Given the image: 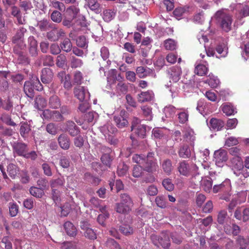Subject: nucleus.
<instances>
[{
  "mask_svg": "<svg viewBox=\"0 0 249 249\" xmlns=\"http://www.w3.org/2000/svg\"><path fill=\"white\" fill-rule=\"evenodd\" d=\"M215 17L223 31L228 32L231 29L232 18V16L229 13L223 10H219L215 13Z\"/></svg>",
  "mask_w": 249,
  "mask_h": 249,
  "instance_id": "nucleus-1",
  "label": "nucleus"
},
{
  "mask_svg": "<svg viewBox=\"0 0 249 249\" xmlns=\"http://www.w3.org/2000/svg\"><path fill=\"white\" fill-rule=\"evenodd\" d=\"M231 163L234 174L239 177L241 179L249 177V173L244 167L243 162L241 157H233L231 159Z\"/></svg>",
  "mask_w": 249,
  "mask_h": 249,
  "instance_id": "nucleus-2",
  "label": "nucleus"
},
{
  "mask_svg": "<svg viewBox=\"0 0 249 249\" xmlns=\"http://www.w3.org/2000/svg\"><path fill=\"white\" fill-rule=\"evenodd\" d=\"M178 169L180 174L182 176L188 177L192 175V179L193 181L194 178H196V172L198 167L196 164H190L186 161L183 160L178 163Z\"/></svg>",
  "mask_w": 249,
  "mask_h": 249,
  "instance_id": "nucleus-3",
  "label": "nucleus"
},
{
  "mask_svg": "<svg viewBox=\"0 0 249 249\" xmlns=\"http://www.w3.org/2000/svg\"><path fill=\"white\" fill-rule=\"evenodd\" d=\"M150 238L154 245L158 247L160 246L164 249H168L170 246V240L168 234L163 232L160 236L152 234Z\"/></svg>",
  "mask_w": 249,
  "mask_h": 249,
  "instance_id": "nucleus-4",
  "label": "nucleus"
},
{
  "mask_svg": "<svg viewBox=\"0 0 249 249\" xmlns=\"http://www.w3.org/2000/svg\"><path fill=\"white\" fill-rule=\"evenodd\" d=\"M26 31L27 30L25 28L20 27L11 39L12 42L16 44L20 50H23L26 47L24 39V34Z\"/></svg>",
  "mask_w": 249,
  "mask_h": 249,
  "instance_id": "nucleus-5",
  "label": "nucleus"
},
{
  "mask_svg": "<svg viewBox=\"0 0 249 249\" xmlns=\"http://www.w3.org/2000/svg\"><path fill=\"white\" fill-rule=\"evenodd\" d=\"M66 33L62 29H58L53 25L51 27V30L47 33V38L51 41H57L61 37H64Z\"/></svg>",
  "mask_w": 249,
  "mask_h": 249,
  "instance_id": "nucleus-6",
  "label": "nucleus"
},
{
  "mask_svg": "<svg viewBox=\"0 0 249 249\" xmlns=\"http://www.w3.org/2000/svg\"><path fill=\"white\" fill-rule=\"evenodd\" d=\"M74 96L80 102L88 101L90 98L88 90L84 87L78 86L74 89Z\"/></svg>",
  "mask_w": 249,
  "mask_h": 249,
  "instance_id": "nucleus-7",
  "label": "nucleus"
},
{
  "mask_svg": "<svg viewBox=\"0 0 249 249\" xmlns=\"http://www.w3.org/2000/svg\"><path fill=\"white\" fill-rule=\"evenodd\" d=\"M80 228L83 231V234L85 237L90 240L96 239V232L91 228L90 225L88 221H83L80 222Z\"/></svg>",
  "mask_w": 249,
  "mask_h": 249,
  "instance_id": "nucleus-8",
  "label": "nucleus"
},
{
  "mask_svg": "<svg viewBox=\"0 0 249 249\" xmlns=\"http://www.w3.org/2000/svg\"><path fill=\"white\" fill-rule=\"evenodd\" d=\"M215 164L218 167H223L228 160L227 152L224 149H220L214 153Z\"/></svg>",
  "mask_w": 249,
  "mask_h": 249,
  "instance_id": "nucleus-9",
  "label": "nucleus"
},
{
  "mask_svg": "<svg viewBox=\"0 0 249 249\" xmlns=\"http://www.w3.org/2000/svg\"><path fill=\"white\" fill-rule=\"evenodd\" d=\"M19 134L25 141L28 140L31 133L32 126L30 122H21L19 124Z\"/></svg>",
  "mask_w": 249,
  "mask_h": 249,
  "instance_id": "nucleus-10",
  "label": "nucleus"
},
{
  "mask_svg": "<svg viewBox=\"0 0 249 249\" xmlns=\"http://www.w3.org/2000/svg\"><path fill=\"white\" fill-rule=\"evenodd\" d=\"M13 153L18 156L24 157L25 154L28 151L27 145L21 142H15L12 144Z\"/></svg>",
  "mask_w": 249,
  "mask_h": 249,
  "instance_id": "nucleus-11",
  "label": "nucleus"
},
{
  "mask_svg": "<svg viewBox=\"0 0 249 249\" xmlns=\"http://www.w3.org/2000/svg\"><path fill=\"white\" fill-rule=\"evenodd\" d=\"M231 189V185L230 180L226 179L221 184L214 185L213 188V191L214 193L223 192L229 194Z\"/></svg>",
  "mask_w": 249,
  "mask_h": 249,
  "instance_id": "nucleus-12",
  "label": "nucleus"
},
{
  "mask_svg": "<svg viewBox=\"0 0 249 249\" xmlns=\"http://www.w3.org/2000/svg\"><path fill=\"white\" fill-rule=\"evenodd\" d=\"M234 216L237 219L246 222L249 220V208L241 207L236 209Z\"/></svg>",
  "mask_w": 249,
  "mask_h": 249,
  "instance_id": "nucleus-13",
  "label": "nucleus"
},
{
  "mask_svg": "<svg viewBox=\"0 0 249 249\" xmlns=\"http://www.w3.org/2000/svg\"><path fill=\"white\" fill-rule=\"evenodd\" d=\"M65 130L71 137H75L80 133V129L74 122L68 121L65 123Z\"/></svg>",
  "mask_w": 249,
  "mask_h": 249,
  "instance_id": "nucleus-14",
  "label": "nucleus"
},
{
  "mask_svg": "<svg viewBox=\"0 0 249 249\" xmlns=\"http://www.w3.org/2000/svg\"><path fill=\"white\" fill-rule=\"evenodd\" d=\"M101 151L103 153L101 157L102 162L107 166L110 167L112 160V158L110 155L111 149L108 147L103 146L101 148Z\"/></svg>",
  "mask_w": 249,
  "mask_h": 249,
  "instance_id": "nucleus-15",
  "label": "nucleus"
},
{
  "mask_svg": "<svg viewBox=\"0 0 249 249\" xmlns=\"http://www.w3.org/2000/svg\"><path fill=\"white\" fill-rule=\"evenodd\" d=\"M28 51L32 57H36L38 55L37 41L34 36H30L27 40Z\"/></svg>",
  "mask_w": 249,
  "mask_h": 249,
  "instance_id": "nucleus-16",
  "label": "nucleus"
},
{
  "mask_svg": "<svg viewBox=\"0 0 249 249\" xmlns=\"http://www.w3.org/2000/svg\"><path fill=\"white\" fill-rule=\"evenodd\" d=\"M125 111L121 110L120 114L114 116V121L117 126L123 128L128 125V122L125 116Z\"/></svg>",
  "mask_w": 249,
  "mask_h": 249,
  "instance_id": "nucleus-17",
  "label": "nucleus"
},
{
  "mask_svg": "<svg viewBox=\"0 0 249 249\" xmlns=\"http://www.w3.org/2000/svg\"><path fill=\"white\" fill-rule=\"evenodd\" d=\"M84 6L86 8H89L95 14H99L102 12V6L98 0H85Z\"/></svg>",
  "mask_w": 249,
  "mask_h": 249,
  "instance_id": "nucleus-18",
  "label": "nucleus"
},
{
  "mask_svg": "<svg viewBox=\"0 0 249 249\" xmlns=\"http://www.w3.org/2000/svg\"><path fill=\"white\" fill-rule=\"evenodd\" d=\"M53 77V73L51 69L45 68L42 70L40 79L43 84L50 83L52 81Z\"/></svg>",
  "mask_w": 249,
  "mask_h": 249,
  "instance_id": "nucleus-19",
  "label": "nucleus"
},
{
  "mask_svg": "<svg viewBox=\"0 0 249 249\" xmlns=\"http://www.w3.org/2000/svg\"><path fill=\"white\" fill-rule=\"evenodd\" d=\"M169 78L173 82L177 83L180 78L182 73L181 69L179 66H174L168 71Z\"/></svg>",
  "mask_w": 249,
  "mask_h": 249,
  "instance_id": "nucleus-20",
  "label": "nucleus"
},
{
  "mask_svg": "<svg viewBox=\"0 0 249 249\" xmlns=\"http://www.w3.org/2000/svg\"><path fill=\"white\" fill-rule=\"evenodd\" d=\"M144 170L149 172L153 173L156 171L158 168L159 166L158 165L157 160H145V162L142 164Z\"/></svg>",
  "mask_w": 249,
  "mask_h": 249,
  "instance_id": "nucleus-21",
  "label": "nucleus"
},
{
  "mask_svg": "<svg viewBox=\"0 0 249 249\" xmlns=\"http://www.w3.org/2000/svg\"><path fill=\"white\" fill-rule=\"evenodd\" d=\"M100 131L106 138L110 137L117 131V129L110 123H107L100 127Z\"/></svg>",
  "mask_w": 249,
  "mask_h": 249,
  "instance_id": "nucleus-22",
  "label": "nucleus"
},
{
  "mask_svg": "<svg viewBox=\"0 0 249 249\" xmlns=\"http://www.w3.org/2000/svg\"><path fill=\"white\" fill-rule=\"evenodd\" d=\"M35 85L32 80L26 81L24 84V91L29 98L33 99L35 95Z\"/></svg>",
  "mask_w": 249,
  "mask_h": 249,
  "instance_id": "nucleus-23",
  "label": "nucleus"
},
{
  "mask_svg": "<svg viewBox=\"0 0 249 249\" xmlns=\"http://www.w3.org/2000/svg\"><path fill=\"white\" fill-rule=\"evenodd\" d=\"M154 94L152 90L142 91L138 95V101L140 103L150 101L154 98Z\"/></svg>",
  "mask_w": 249,
  "mask_h": 249,
  "instance_id": "nucleus-24",
  "label": "nucleus"
},
{
  "mask_svg": "<svg viewBox=\"0 0 249 249\" xmlns=\"http://www.w3.org/2000/svg\"><path fill=\"white\" fill-rule=\"evenodd\" d=\"M59 146L64 150H68L70 146V140L66 134H61L58 138Z\"/></svg>",
  "mask_w": 249,
  "mask_h": 249,
  "instance_id": "nucleus-25",
  "label": "nucleus"
},
{
  "mask_svg": "<svg viewBox=\"0 0 249 249\" xmlns=\"http://www.w3.org/2000/svg\"><path fill=\"white\" fill-rule=\"evenodd\" d=\"M183 138L185 141L189 143L191 146H194L196 136L193 130L190 128L186 129L184 132Z\"/></svg>",
  "mask_w": 249,
  "mask_h": 249,
  "instance_id": "nucleus-26",
  "label": "nucleus"
},
{
  "mask_svg": "<svg viewBox=\"0 0 249 249\" xmlns=\"http://www.w3.org/2000/svg\"><path fill=\"white\" fill-rule=\"evenodd\" d=\"M79 12L80 9L78 7L75 5H71L66 9L64 15L67 16L69 19L70 18L74 19L76 18Z\"/></svg>",
  "mask_w": 249,
  "mask_h": 249,
  "instance_id": "nucleus-27",
  "label": "nucleus"
},
{
  "mask_svg": "<svg viewBox=\"0 0 249 249\" xmlns=\"http://www.w3.org/2000/svg\"><path fill=\"white\" fill-rule=\"evenodd\" d=\"M14 52L18 55V60L19 64L27 65H29L30 63V59L29 57L26 54H24L23 52L18 50L14 48Z\"/></svg>",
  "mask_w": 249,
  "mask_h": 249,
  "instance_id": "nucleus-28",
  "label": "nucleus"
},
{
  "mask_svg": "<svg viewBox=\"0 0 249 249\" xmlns=\"http://www.w3.org/2000/svg\"><path fill=\"white\" fill-rule=\"evenodd\" d=\"M64 228L67 234L72 237H74L77 234V229L73 224L70 222L67 221L64 224Z\"/></svg>",
  "mask_w": 249,
  "mask_h": 249,
  "instance_id": "nucleus-29",
  "label": "nucleus"
},
{
  "mask_svg": "<svg viewBox=\"0 0 249 249\" xmlns=\"http://www.w3.org/2000/svg\"><path fill=\"white\" fill-rule=\"evenodd\" d=\"M58 76L61 78V82L63 83L64 87L69 89L71 87V77L69 74H66L65 72L61 71L58 73Z\"/></svg>",
  "mask_w": 249,
  "mask_h": 249,
  "instance_id": "nucleus-30",
  "label": "nucleus"
},
{
  "mask_svg": "<svg viewBox=\"0 0 249 249\" xmlns=\"http://www.w3.org/2000/svg\"><path fill=\"white\" fill-rule=\"evenodd\" d=\"M61 105L59 98L56 95L51 96L49 100L48 106L53 109L59 108Z\"/></svg>",
  "mask_w": 249,
  "mask_h": 249,
  "instance_id": "nucleus-31",
  "label": "nucleus"
},
{
  "mask_svg": "<svg viewBox=\"0 0 249 249\" xmlns=\"http://www.w3.org/2000/svg\"><path fill=\"white\" fill-rule=\"evenodd\" d=\"M102 16L104 20L108 22L115 18L116 11L114 9H106L103 11Z\"/></svg>",
  "mask_w": 249,
  "mask_h": 249,
  "instance_id": "nucleus-32",
  "label": "nucleus"
},
{
  "mask_svg": "<svg viewBox=\"0 0 249 249\" xmlns=\"http://www.w3.org/2000/svg\"><path fill=\"white\" fill-rule=\"evenodd\" d=\"M210 127L214 130L219 131L224 126V123L223 121L215 118H212L210 121Z\"/></svg>",
  "mask_w": 249,
  "mask_h": 249,
  "instance_id": "nucleus-33",
  "label": "nucleus"
},
{
  "mask_svg": "<svg viewBox=\"0 0 249 249\" xmlns=\"http://www.w3.org/2000/svg\"><path fill=\"white\" fill-rule=\"evenodd\" d=\"M149 130V127L145 124H142L134 129L133 131L139 137L143 138L146 135V131Z\"/></svg>",
  "mask_w": 249,
  "mask_h": 249,
  "instance_id": "nucleus-34",
  "label": "nucleus"
},
{
  "mask_svg": "<svg viewBox=\"0 0 249 249\" xmlns=\"http://www.w3.org/2000/svg\"><path fill=\"white\" fill-rule=\"evenodd\" d=\"M152 73V70L147 67H138L136 69V73L141 78H144Z\"/></svg>",
  "mask_w": 249,
  "mask_h": 249,
  "instance_id": "nucleus-35",
  "label": "nucleus"
},
{
  "mask_svg": "<svg viewBox=\"0 0 249 249\" xmlns=\"http://www.w3.org/2000/svg\"><path fill=\"white\" fill-rule=\"evenodd\" d=\"M47 105L46 100L42 96L38 95L36 97L35 100V107L38 110H42Z\"/></svg>",
  "mask_w": 249,
  "mask_h": 249,
  "instance_id": "nucleus-36",
  "label": "nucleus"
},
{
  "mask_svg": "<svg viewBox=\"0 0 249 249\" xmlns=\"http://www.w3.org/2000/svg\"><path fill=\"white\" fill-rule=\"evenodd\" d=\"M161 166L163 171L167 175H169L171 174L173 169V166L170 160L168 159L164 160L161 163Z\"/></svg>",
  "mask_w": 249,
  "mask_h": 249,
  "instance_id": "nucleus-37",
  "label": "nucleus"
},
{
  "mask_svg": "<svg viewBox=\"0 0 249 249\" xmlns=\"http://www.w3.org/2000/svg\"><path fill=\"white\" fill-rule=\"evenodd\" d=\"M191 151L187 144L181 145L178 151V155L180 158L186 159L191 156Z\"/></svg>",
  "mask_w": 249,
  "mask_h": 249,
  "instance_id": "nucleus-38",
  "label": "nucleus"
},
{
  "mask_svg": "<svg viewBox=\"0 0 249 249\" xmlns=\"http://www.w3.org/2000/svg\"><path fill=\"white\" fill-rule=\"evenodd\" d=\"M213 180L210 178H205L201 180V187L206 192H210L212 188Z\"/></svg>",
  "mask_w": 249,
  "mask_h": 249,
  "instance_id": "nucleus-39",
  "label": "nucleus"
},
{
  "mask_svg": "<svg viewBox=\"0 0 249 249\" xmlns=\"http://www.w3.org/2000/svg\"><path fill=\"white\" fill-rule=\"evenodd\" d=\"M116 210L118 213L127 214L131 210V208L122 202L118 203L116 205Z\"/></svg>",
  "mask_w": 249,
  "mask_h": 249,
  "instance_id": "nucleus-40",
  "label": "nucleus"
},
{
  "mask_svg": "<svg viewBox=\"0 0 249 249\" xmlns=\"http://www.w3.org/2000/svg\"><path fill=\"white\" fill-rule=\"evenodd\" d=\"M141 110L143 116L146 120L151 121L153 118V114L152 108L147 106H143L141 107Z\"/></svg>",
  "mask_w": 249,
  "mask_h": 249,
  "instance_id": "nucleus-41",
  "label": "nucleus"
},
{
  "mask_svg": "<svg viewBox=\"0 0 249 249\" xmlns=\"http://www.w3.org/2000/svg\"><path fill=\"white\" fill-rule=\"evenodd\" d=\"M82 59L76 58L74 56H71L70 65L72 69L80 68L83 65Z\"/></svg>",
  "mask_w": 249,
  "mask_h": 249,
  "instance_id": "nucleus-42",
  "label": "nucleus"
},
{
  "mask_svg": "<svg viewBox=\"0 0 249 249\" xmlns=\"http://www.w3.org/2000/svg\"><path fill=\"white\" fill-rule=\"evenodd\" d=\"M215 49L217 53L220 55L219 56H217V58L225 57L228 53V48L224 43L218 44Z\"/></svg>",
  "mask_w": 249,
  "mask_h": 249,
  "instance_id": "nucleus-43",
  "label": "nucleus"
},
{
  "mask_svg": "<svg viewBox=\"0 0 249 249\" xmlns=\"http://www.w3.org/2000/svg\"><path fill=\"white\" fill-rule=\"evenodd\" d=\"M61 49L63 51L69 53L72 49V43L70 39L66 38L60 44Z\"/></svg>",
  "mask_w": 249,
  "mask_h": 249,
  "instance_id": "nucleus-44",
  "label": "nucleus"
},
{
  "mask_svg": "<svg viewBox=\"0 0 249 249\" xmlns=\"http://www.w3.org/2000/svg\"><path fill=\"white\" fill-rule=\"evenodd\" d=\"M120 231L126 236L131 235L133 233V228L129 225L123 224L119 227Z\"/></svg>",
  "mask_w": 249,
  "mask_h": 249,
  "instance_id": "nucleus-45",
  "label": "nucleus"
},
{
  "mask_svg": "<svg viewBox=\"0 0 249 249\" xmlns=\"http://www.w3.org/2000/svg\"><path fill=\"white\" fill-rule=\"evenodd\" d=\"M7 171L9 176L13 179L15 178L18 171V167L13 163H10L7 167Z\"/></svg>",
  "mask_w": 249,
  "mask_h": 249,
  "instance_id": "nucleus-46",
  "label": "nucleus"
},
{
  "mask_svg": "<svg viewBox=\"0 0 249 249\" xmlns=\"http://www.w3.org/2000/svg\"><path fill=\"white\" fill-rule=\"evenodd\" d=\"M205 83H208L209 85L213 88H216L219 84V80L217 77L214 76L213 74H210L208 78L205 80Z\"/></svg>",
  "mask_w": 249,
  "mask_h": 249,
  "instance_id": "nucleus-47",
  "label": "nucleus"
},
{
  "mask_svg": "<svg viewBox=\"0 0 249 249\" xmlns=\"http://www.w3.org/2000/svg\"><path fill=\"white\" fill-rule=\"evenodd\" d=\"M53 25L47 20L43 19L38 22L37 27L41 31H45L51 29V27H53Z\"/></svg>",
  "mask_w": 249,
  "mask_h": 249,
  "instance_id": "nucleus-48",
  "label": "nucleus"
},
{
  "mask_svg": "<svg viewBox=\"0 0 249 249\" xmlns=\"http://www.w3.org/2000/svg\"><path fill=\"white\" fill-rule=\"evenodd\" d=\"M228 213L226 210L220 211L217 215V221L218 224L223 225L228 220Z\"/></svg>",
  "mask_w": 249,
  "mask_h": 249,
  "instance_id": "nucleus-49",
  "label": "nucleus"
},
{
  "mask_svg": "<svg viewBox=\"0 0 249 249\" xmlns=\"http://www.w3.org/2000/svg\"><path fill=\"white\" fill-rule=\"evenodd\" d=\"M65 183V180L63 177L55 179H52L50 181V185L52 189L58 188L63 186Z\"/></svg>",
  "mask_w": 249,
  "mask_h": 249,
  "instance_id": "nucleus-50",
  "label": "nucleus"
},
{
  "mask_svg": "<svg viewBox=\"0 0 249 249\" xmlns=\"http://www.w3.org/2000/svg\"><path fill=\"white\" fill-rule=\"evenodd\" d=\"M236 246L239 249H246L248 245V241L241 236H239L236 240Z\"/></svg>",
  "mask_w": 249,
  "mask_h": 249,
  "instance_id": "nucleus-51",
  "label": "nucleus"
},
{
  "mask_svg": "<svg viewBox=\"0 0 249 249\" xmlns=\"http://www.w3.org/2000/svg\"><path fill=\"white\" fill-rule=\"evenodd\" d=\"M29 191L32 196L37 198H41L44 194V191L39 187H31Z\"/></svg>",
  "mask_w": 249,
  "mask_h": 249,
  "instance_id": "nucleus-52",
  "label": "nucleus"
},
{
  "mask_svg": "<svg viewBox=\"0 0 249 249\" xmlns=\"http://www.w3.org/2000/svg\"><path fill=\"white\" fill-rule=\"evenodd\" d=\"M208 71V68L205 65L198 64L196 67L195 73L199 76H203L207 73Z\"/></svg>",
  "mask_w": 249,
  "mask_h": 249,
  "instance_id": "nucleus-53",
  "label": "nucleus"
},
{
  "mask_svg": "<svg viewBox=\"0 0 249 249\" xmlns=\"http://www.w3.org/2000/svg\"><path fill=\"white\" fill-rule=\"evenodd\" d=\"M176 109L172 106H169L164 107L163 112L167 118H173L176 113Z\"/></svg>",
  "mask_w": 249,
  "mask_h": 249,
  "instance_id": "nucleus-54",
  "label": "nucleus"
},
{
  "mask_svg": "<svg viewBox=\"0 0 249 249\" xmlns=\"http://www.w3.org/2000/svg\"><path fill=\"white\" fill-rule=\"evenodd\" d=\"M222 110L224 113L227 116L234 115L236 111L235 110V108L232 105H226L224 104L222 107Z\"/></svg>",
  "mask_w": 249,
  "mask_h": 249,
  "instance_id": "nucleus-55",
  "label": "nucleus"
},
{
  "mask_svg": "<svg viewBox=\"0 0 249 249\" xmlns=\"http://www.w3.org/2000/svg\"><path fill=\"white\" fill-rule=\"evenodd\" d=\"M85 178L87 181L95 186L98 185L100 182V179L98 178L92 176L89 173L85 174Z\"/></svg>",
  "mask_w": 249,
  "mask_h": 249,
  "instance_id": "nucleus-56",
  "label": "nucleus"
},
{
  "mask_svg": "<svg viewBox=\"0 0 249 249\" xmlns=\"http://www.w3.org/2000/svg\"><path fill=\"white\" fill-rule=\"evenodd\" d=\"M164 46L167 50H174L177 47V42L172 39H168L164 41Z\"/></svg>",
  "mask_w": 249,
  "mask_h": 249,
  "instance_id": "nucleus-57",
  "label": "nucleus"
},
{
  "mask_svg": "<svg viewBox=\"0 0 249 249\" xmlns=\"http://www.w3.org/2000/svg\"><path fill=\"white\" fill-rule=\"evenodd\" d=\"M121 202L132 208L133 202L129 196L126 193L122 194L120 196Z\"/></svg>",
  "mask_w": 249,
  "mask_h": 249,
  "instance_id": "nucleus-58",
  "label": "nucleus"
},
{
  "mask_svg": "<svg viewBox=\"0 0 249 249\" xmlns=\"http://www.w3.org/2000/svg\"><path fill=\"white\" fill-rule=\"evenodd\" d=\"M163 187L168 191H172L174 189V185L171 179L169 178H164L162 182Z\"/></svg>",
  "mask_w": 249,
  "mask_h": 249,
  "instance_id": "nucleus-59",
  "label": "nucleus"
},
{
  "mask_svg": "<svg viewBox=\"0 0 249 249\" xmlns=\"http://www.w3.org/2000/svg\"><path fill=\"white\" fill-rule=\"evenodd\" d=\"M19 6L26 13H27V11L31 10L33 8L31 2L28 0L20 1Z\"/></svg>",
  "mask_w": 249,
  "mask_h": 249,
  "instance_id": "nucleus-60",
  "label": "nucleus"
},
{
  "mask_svg": "<svg viewBox=\"0 0 249 249\" xmlns=\"http://www.w3.org/2000/svg\"><path fill=\"white\" fill-rule=\"evenodd\" d=\"M143 168L142 165H135L132 170V175L135 178L141 177L143 173Z\"/></svg>",
  "mask_w": 249,
  "mask_h": 249,
  "instance_id": "nucleus-61",
  "label": "nucleus"
},
{
  "mask_svg": "<svg viewBox=\"0 0 249 249\" xmlns=\"http://www.w3.org/2000/svg\"><path fill=\"white\" fill-rule=\"evenodd\" d=\"M106 244L111 249H122L119 244L112 238H108L106 242Z\"/></svg>",
  "mask_w": 249,
  "mask_h": 249,
  "instance_id": "nucleus-62",
  "label": "nucleus"
},
{
  "mask_svg": "<svg viewBox=\"0 0 249 249\" xmlns=\"http://www.w3.org/2000/svg\"><path fill=\"white\" fill-rule=\"evenodd\" d=\"M132 161L136 163L139 164L140 165H142L144 164L145 160V156L143 155L134 154L132 158Z\"/></svg>",
  "mask_w": 249,
  "mask_h": 249,
  "instance_id": "nucleus-63",
  "label": "nucleus"
},
{
  "mask_svg": "<svg viewBox=\"0 0 249 249\" xmlns=\"http://www.w3.org/2000/svg\"><path fill=\"white\" fill-rule=\"evenodd\" d=\"M66 56L63 54H60L57 56L56 64L59 67H63L67 63Z\"/></svg>",
  "mask_w": 249,
  "mask_h": 249,
  "instance_id": "nucleus-64",
  "label": "nucleus"
}]
</instances>
